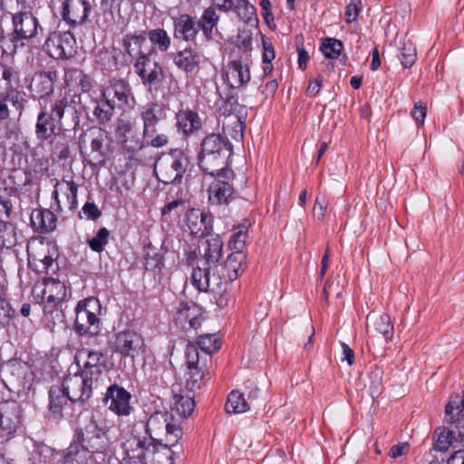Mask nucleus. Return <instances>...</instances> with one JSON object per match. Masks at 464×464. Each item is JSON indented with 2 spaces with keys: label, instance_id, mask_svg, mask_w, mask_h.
Returning <instances> with one entry per match:
<instances>
[{
  "label": "nucleus",
  "instance_id": "obj_1",
  "mask_svg": "<svg viewBox=\"0 0 464 464\" xmlns=\"http://www.w3.org/2000/svg\"><path fill=\"white\" fill-rule=\"evenodd\" d=\"M146 39L143 35H126L123 41L125 51L129 55L135 58L134 70L140 78L142 84L151 89L164 80L162 67L151 57L152 50L146 52L143 46Z\"/></svg>",
  "mask_w": 464,
  "mask_h": 464
},
{
  "label": "nucleus",
  "instance_id": "obj_2",
  "mask_svg": "<svg viewBox=\"0 0 464 464\" xmlns=\"http://www.w3.org/2000/svg\"><path fill=\"white\" fill-rule=\"evenodd\" d=\"M82 435L83 445L72 444L63 456L61 464H88L91 452L102 453L106 450L107 440L94 423L86 426Z\"/></svg>",
  "mask_w": 464,
  "mask_h": 464
},
{
  "label": "nucleus",
  "instance_id": "obj_3",
  "mask_svg": "<svg viewBox=\"0 0 464 464\" xmlns=\"http://www.w3.org/2000/svg\"><path fill=\"white\" fill-rule=\"evenodd\" d=\"M231 150V146L219 134L208 135L201 142L198 154V165L205 173L218 174L223 170L226 154Z\"/></svg>",
  "mask_w": 464,
  "mask_h": 464
},
{
  "label": "nucleus",
  "instance_id": "obj_4",
  "mask_svg": "<svg viewBox=\"0 0 464 464\" xmlns=\"http://www.w3.org/2000/svg\"><path fill=\"white\" fill-rule=\"evenodd\" d=\"M189 165L188 157L179 149L162 153L155 162L157 179L165 184H180Z\"/></svg>",
  "mask_w": 464,
  "mask_h": 464
},
{
  "label": "nucleus",
  "instance_id": "obj_5",
  "mask_svg": "<svg viewBox=\"0 0 464 464\" xmlns=\"http://www.w3.org/2000/svg\"><path fill=\"white\" fill-rule=\"evenodd\" d=\"M146 432L150 442L165 441L174 445L182 435L179 424L173 422V416L167 411H155L146 422Z\"/></svg>",
  "mask_w": 464,
  "mask_h": 464
},
{
  "label": "nucleus",
  "instance_id": "obj_6",
  "mask_svg": "<svg viewBox=\"0 0 464 464\" xmlns=\"http://www.w3.org/2000/svg\"><path fill=\"white\" fill-rule=\"evenodd\" d=\"M28 265L37 273H49L54 269L57 256L55 246L48 241L32 239L27 244Z\"/></svg>",
  "mask_w": 464,
  "mask_h": 464
},
{
  "label": "nucleus",
  "instance_id": "obj_7",
  "mask_svg": "<svg viewBox=\"0 0 464 464\" xmlns=\"http://www.w3.org/2000/svg\"><path fill=\"white\" fill-rule=\"evenodd\" d=\"M99 301L96 298H87L80 301L75 309V331L83 335H95L100 330Z\"/></svg>",
  "mask_w": 464,
  "mask_h": 464
},
{
  "label": "nucleus",
  "instance_id": "obj_8",
  "mask_svg": "<svg viewBox=\"0 0 464 464\" xmlns=\"http://www.w3.org/2000/svg\"><path fill=\"white\" fill-rule=\"evenodd\" d=\"M80 356H85L83 367L80 372L101 388L109 381L107 365L102 353L93 350H82Z\"/></svg>",
  "mask_w": 464,
  "mask_h": 464
},
{
  "label": "nucleus",
  "instance_id": "obj_9",
  "mask_svg": "<svg viewBox=\"0 0 464 464\" xmlns=\"http://www.w3.org/2000/svg\"><path fill=\"white\" fill-rule=\"evenodd\" d=\"M185 356L188 370L186 386L190 391L199 389L203 382L208 355L200 357L198 347L188 343L185 350Z\"/></svg>",
  "mask_w": 464,
  "mask_h": 464
},
{
  "label": "nucleus",
  "instance_id": "obj_10",
  "mask_svg": "<svg viewBox=\"0 0 464 464\" xmlns=\"http://www.w3.org/2000/svg\"><path fill=\"white\" fill-rule=\"evenodd\" d=\"M44 48L54 59H69L76 53V40L68 31H55L46 39Z\"/></svg>",
  "mask_w": 464,
  "mask_h": 464
},
{
  "label": "nucleus",
  "instance_id": "obj_11",
  "mask_svg": "<svg viewBox=\"0 0 464 464\" xmlns=\"http://www.w3.org/2000/svg\"><path fill=\"white\" fill-rule=\"evenodd\" d=\"M101 388L97 383L91 382L82 372L68 375L63 382V392L67 398L72 401H84L88 400L93 389Z\"/></svg>",
  "mask_w": 464,
  "mask_h": 464
},
{
  "label": "nucleus",
  "instance_id": "obj_12",
  "mask_svg": "<svg viewBox=\"0 0 464 464\" xmlns=\"http://www.w3.org/2000/svg\"><path fill=\"white\" fill-rule=\"evenodd\" d=\"M102 98L112 106L123 109L126 106L130 107L134 102V97L128 82L123 80L113 79L102 90Z\"/></svg>",
  "mask_w": 464,
  "mask_h": 464
},
{
  "label": "nucleus",
  "instance_id": "obj_13",
  "mask_svg": "<svg viewBox=\"0 0 464 464\" xmlns=\"http://www.w3.org/2000/svg\"><path fill=\"white\" fill-rule=\"evenodd\" d=\"M142 337L133 331L118 333L111 342V351L122 356L135 357L143 348Z\"/></svg>",
  "mask_w": 464,
  "mask_h": 464
},
{
  "label": "nucleus",
  "instance_id": "obj_14",
  "mask_svg": "<svg viewBox=\"0 0 464 464\" xmlns=\"http://www.w3.org/2000/svg\"><path fill=\"white\" fill-rule=\"evenodd\" d=\"M21 409L15 401L0 403V436L7 439L13 435L21 423Z\"/></svg>",
  "mask_w": 464,
  "mask_h": 464
},
{
  "label": "nucleus",
  "instance_id": "obj_15",
  "mask_svg": "<svg viewBox=\"0 0 464 464\" xmlns=\"http://www.w3.org/2000/svg\"><path fill=\"white\" fill-rule=\"evenodd\" d=\"M444 422L457 430L459 441L464 442V396L450 398L445 406Z\"/></svg>",
  "mask_w": 464,
  "mask_h": 464
},
{
  "label": "nucleus",
  "instance_id": "obj_16",
  "mask_svg": "<svg viewBox=\"0 0 464 464\" xmlns=\"http://www.w3.org/2000/svg\"><path fill=\"white\" fill-rule=\"evenodd\" d=\"M185 223L190 234L197 237H204L213 229L212 216L198 208H190L187 211Z\"/></svg>",
  "mask_w": 464,
  "mask_h": 464
},
{
  "label": "nucleus",
  "instance_id": "obj_17",
  "mask_svg": "<svg viewBox=\"0 0 464 464\" xmlns=\"http://www.w3.org/2000/svg\"><path fill=\"white\" fill-rule=\"evenodd\" d=\"M130 393L124 388L112 384L107 389L103 401L117 415L127 416L130 413Z\"/></svg>",
  "mask_w": 464,
  "mask_h": 464
},
{
  "label": "nucleus",
  "instance_id": "obj_18",
  "mask_svg": "<svg viewBox=\"0 0 464 464\" xmlns=\"http://www.w3.org/2000/svg\"><path fill=\"white\" fill-rule=\"evenodd\" d=\"M222 76L230 89L239 88L250 81V71L247 64L235 59L227 63L222 69Z\"/></svg>",
  "mask_w": 464,
  "mask_h": 464
},
{
  "label": "nucleus",
  "instance_id": "obj_19",
  "mask_svg": "<svg viewBox=\"0 0 464 464\" xmlns=\"http://www.w3.org/2000/svg\"><path fill=\"white\" fill-rule=\"evenodd\" d=\"M77 189L78 186L73 181L61 180L56 181L53 198H54L60 209L67 208L73 211L77 208Z\"/></svg>",
  "mask_w": 464,
  "mask_h": 464
},
{
  "label": "nucleus",
  "instance_id": "obj_20",
  "mask_svg": "<svg viewBox=\"0 0 464 464\" xmlns=\"http://www.w3.org/2000/svg\"><path fill=\"white\" fill-rule=\"evenodd\" d=\"M163 114V110L157 102H150L140 109V116L143 123V139H149L157 133V126Z\"/></svg>",
  "mask_w": 464,
  "mask_h": 464
},
{
  "label": "nucleus",
  "instance_id": "obj_21",
  "mask_svg": "<svg viewBox=\"0 0 464 464\" xmlns=\"http://www.w3.org/2000/svg\"><path fill=\"white\" fill-rule=\"evenodd\" d=\"M91 12L87 0H66L63 4V19L72 25L82 24Z\"/></svg>",
  "mask_w": 464,
  "mask_h": 464
},
{
  "label": "nucleus",
  "instance_id": "obj_22",
  "mask_svg": "<svg viewBox=\"0 0 464 464\" xmlns=\"http://www.w3.org/2000/svg\"><path fill=\"white\" fill-rule=\"evenodd\" d=\"M41 300L50 307L57 305L66 295V287L63 283L53 278L43 281V287L40 289Z\"/></svg>",
  "mask_w": 464,
  "mask_h": 464
},
{
  "label": "nucleus",
  "instance_id": "obj_23",
  "mask_svg": "<svg viewBox=\"0 0 464 464\" xmlns=\"http://www.w3.org/2000/svg\"><path fill=\"white\" fill-rule=\"evenodd\" d=\"M14 32L19 38L28 39L35 36L38 21L30 12H21L13 15Z\"/></svg>",
  "mask_w": 464,
  "mask_h": 464
},
{
  "label": "nucleus",
  "instance_id": "obj_24",
  "mask_svg": "<svg viewBox=\"0 0 464 464\" xmlns=\"http://www.w3.org/2000/svg\"><path fill=\"white\" fill-rule=\"evenodd\" d=\"M56 78L55 72H36L32 79L30 90L36 97L44 98L53 93Z\"/></svg>",
  "mask_w": 464,
  "mask_h": 464
},
{
  "label": "nucleus",
  "instance_id": "obj_25",
  "mask_svg": "<svg viewBox=\"0 0 464 464\" xmlns=\"http://www.w3.org/2000/svg\"><path fill=\"white\" fill-rule=\"evenodd\" d=\"M173 63L186 73H194L199 69L201 55L192 48H186L173 55Z\"/></svg>",
  "mask_w": 464,
  "mask_h": 464
},
{
  "label": "nucleus",
  "instance_id": "obj_26",
  "mask_svg": "<svg viewBox=\"0 0 464 464\" xmlns=\"http://www.w3.org/2000/svg\"><path fill=\"white\" fill-rule=\"evenodd\" d=\"M147 445L144 438L131 434L122 443V449L130 460L143 462L147 461Z\"/></svg>",
  "mask_w": 464,
  "mask_h": 464
},
{
  "label": "nucleus",
  "instance_id": "obj_27",
  "mask_svg": "<svg viewBox=\"0 0 464 464\" xmlns=\"http://www.w3.org/2000/svg\"><path fill=\"white\" fill-rule=\"evenodd\" d=\"M198 315V309L194 304L181 303L177 309L174 320L182 328H186L188 324L190 328L196 329L200 324Z\"/></svg>",
  "mask_w": 464,
  "mask_h": 464
},
{
  "label": "nucleus",
  "instance_id": "obj_28",
  "mask_svg": "<svg viewBox=\"0 0 464 464\" xmlns=\"http://www.w3.org/2000/svg\"><path fill=\"white\" fill-rule=\"evenodd\" d=\"M198 32V24L188 14H181L174 21V36L185 41L195 39Z\"/></svg>",
  "mask_w": 464,
  "mask_h": 464
},
{
  "label": "nucleus",
  "instance_id": "obj_29",
  "mask_svg": "<svg viewBox=\"0 0 464 464\" xmlns=\"http://www.w3.org/2000/svg\"><path fill=\"white\" fill-rule=\"evenodd\" d=\"M169 443L149 442L147 445V460L151 464H174Z\"/></svg>",
  "mask_w": 464,
  "mask_h": 464
},
{
  "label": "nucleus",
  "instance_id": "obj_30",
  "mask_svg": "<svg viewBox=\"0 0 464 464\" xmlns=\"http://www.w3.org/2000/svg\"><path fill=\"white\" fill-rule=\"evenodd\" d=\"M176 126L179 132L188 136L201 128V121L196 112L183 110L176 114Z\"/></svg>",
  "mask_w": 464,
  "mask_h": 464
},
{
  "label": "nucleus",
  "instance_id": "obj_31",
  "mask_svg": "<svg viewBox=\"0 0 464 464\" xmlns=\"http://www.w3.org/2000/svg\"><path fill=\"white\" fill-rule=\"evenodd\" d=\"M245 123L244 121L237 115L229 113L223 121V132L226 135V140L228 141V137L232 140L239 141L244 136Z\"/></svg>",
  "mask_w": 464,
  "mask_h": 464
},
{
  "label": "nucleus",
  "instance_id": "obj_32",
  "mask_svg": "<svg viewBox=\"0 0 464 464\" xmlns=\"http://www.w3.org/2000/svg\"><path fill=\"white\" fill-rule=\"evenodd\" d=\"M31 222L40 232H51L56 227V218L50 210L35 209L32 212Z\"/></svg>",
  "mask_w": 464,
  "mask_h": 464
},
{
  "label": "nucleus",
  "instance_id": "obj_33",
  "mask_svg": "<svg viewBox=\"0 0 464 464\" xmlns=\"http://www.w3.org/2000/svg\"><path fill=\"white\" fill-rule=\"evenodd\" d=\"M367 322V326L369 327V324H371L373 331L382 334L386 341H389L392 338L393 325L392 324L390 316L388 314H368Z\"/></svg>",
  "mask_w": 464,
  "mask_h": 464
},
{
  "label": "nucleus",
  "instance_id": "obj_34",
  "mask_svg": "<svg viewBox=\"0 0 464 464\" xmlns=\"http://www.w3.org/2000/svg\"><path fill=\"white\" fill-rule=\"evenodd\" d=\"M434 435L437 437L434 443V449L445 452L455 441H459L458 430L451 427H439Z\"/></svg>",
  "mask_w": 464,
  "mask_h": 464
},
{
  "label": "nucleus",
  "instance_id": "obj_35",
  "mask_svg": "<svg viewBox=\"0 0 464 464\" xmlns=\"http://www.w3.org/2000/svg\"><path fill=\"white\" fill-rule=\"evenodd\" d=\"M233 188L226 181L215 180L208 188V199L213 205L226 203L232 196Z\"/></svg>",
  "mask_w": 464,
  "mask_h": 464
},
{
  "label": "nucleus",
  "instance_id": "obj_36",
  "mask_svg": "<svg viewBox=\"0 0 464 464\" xmlns=\"http://www.w3.org/2000/svg\"><path fill=\"white\" fill-rule=\"evenodd\" d=\"M383 371L382 368L375 366L367 374L364 380L363 391L372 399L378 397L382 390Z\"/></svg>",
  "mask_w": 464,
  "mask_h": 464
},
{
  "label": "nucleus",
  "instance_id": "obj_37",
  "mask_svg": "<svg viewBox=\"0 0 464 464\" xmlns=\"http://www.w3.org/2000/svg\"><path fill=\"white\" fill-rule=\"evenodd\" d=\"M58 121L53 114L41 111L37 117L35 132L38 139L45 140L54 132Z\"/></svg>",
  "mask_w": 464,
  "mask_h": 464
},
{
  "label": "nucleus",
  "instance_id": "obj_38",
  "mask_svg": "<svg viewBox=\"0 0 464 464\" xmlns=\"http://www.w3.org/2000/svg\"><path fill=\"white\" fill-rule=\"evenodd\" d=\"M51 111V114L53 115V117L56 119L58 122L61 121L64 115L72 117V120L78 119L77 111L75 106L73 105V102L69 101L65 97L57 100L52 105Z\"/></svg>",
  "mask_w": 464,
  "mask_h": 464
},
{
  "label": "nucleus",
  "instance_id": "obj_39",
  "mask_svg": "<svg viewBox=\"0 0 464 464\" xmlns=\"http://www.w3.org/2000/svg\"><path fill=\"white\" fill-rule=\"evenodd\" d=\"M249 409V402L245 399L243 393L238 391H232L228 394L226 403L227 413H243Z\"/></svg>",
  "mask_w": 464,
  "mask_h": 464
},
{
  "label": "nucleus",
  "instance_id": "obj_40",
  "mask_svg": "<svg viewBox=\"0 0 464 464\" xmlns=\"http://www.w3.org/2000/svg\"><path fill=\"white\" fill-rule=\"evenodd\" d=\"M171 411L181 418H188L195 409V401L189 396L175 395Z\"/></svg>",
  "mask_w": 464,
  "mask_h": 464
},
{
  "label": "nucleus",
  "instance_id": "obj_41",
  "mask_svg": "<svg viewBox=\"0 0 464 464\" xmlns=\"http://www.w3.org/2000/svg\"><path fill=\"white\" fill-rule=\"evenodd\" d=\"M245 255L239 251L230 254L225 263V269L227 271L228 278L236 280L243 272V261Z\"/></svg>",
  "mask_w": 464,
  "mask_h": 464
},
{
  "label": "nucleus",
  "instance_id": "obj_42",
  "mask_svg": "<svg viewBox=\"0 0 464 464\" xmlns=\"http://www.w3.org/2000/svg\"><path fill=\"white\" fill-rule=\"evenodd\" d=\"M231 10L245 23H250L256 18V8L247 0H233V7Z\"/></svg>",
  "mask_w": 464,
  "mask_h": 464
},
{
  "label": "nucleus",
  "instance_id": "obj_43",
  "mask_svg": "<svg viewBox=\"0 0 464 464\" xmlns=\"http://www.w3.org/2000/svg\"><path fill=\"white\" fill-rule=\"evenodd\" d=\"M207 245L205 259L208 264H215L221 257L223 242L218 235H213L207 240Z\"/></svg>",
  "mask_w": 464,
  "mask_h": 464
},
{
  "label": "nucleus",
  "instance_id": "obj_44",
  "mask_svg": "<svg viewBox=\"0 0 464 464\" xmlns=\"http://www.w3.org/2000/svg\"><path fill=\"white\" fill-rule=\"evenodd\" d=\"M95 63L102 71L107 72H112L116 70L118 66L115 52L108 49H102L97 53Z\"/></svg>",
  "mask_w": 464,
  "mask_h": 464
},
{
  "label": "nucleus",
  "instance_id": "obj_45",
  "mask_svg": "<svg viewBox=\"0 0 464 464\" xmlns=\"http://www.w3.org/2000/svg\"><path fill=\"white\" fill-rule=\"evenodd\" d=\"M218 21V15L216 14L215 10L211 7L207 8L198 23V28L200 27L203 31V34L207 38H210L212 35L213 27L217 24Z\"/></svg>",
  "mask_w": 464,
  "mask_h": 464
},
{
  "label": "nucleus",
  "instance_id": "obj_46",
  "mask_svg": "<svg viewBox=\"0 0 464 464\" xmlns=\"http://www.w3.org/2000/svg\"><path fill=\"white\" fill-rule=\"evenodd\" d=\"M149 40L156 45L160 52H167L170 46V37L163 29L157 28L147 33Z\"/></svg>",
  "mask_w": 464,
  "mask_h": 464
},
{
  "label": "nucleus",
  "instance_id": "obj_47",
  "mask_svg": "<svg viewBox=\"0 0 464 464\" xmlns=\"http://www.w3.org/2000/svg\"><path fill=\"white\" fill-rule=\"evenodd\" d=\"M115 107L112 106L111 103L108 102L106 100L101 96V100L96 102V105L93 110V116L100 123H105L111 121Z\"/></svg>",
  "mask_w": 464,
  "mask_h": 464
},
{
  "label": "nucleus",
  "instance_id": "obj_48",
  "mask_svg": "<svg viewBox=\"0 0 464 464\" xmlns=\"http://www.w3.org/2000/svg\"><path fill=\"white\" fill-rule=\"evenodd\" d=\"M144 259L146 268L149 270L160 269L163 266L161 254L150 245L144 248Z\"/></svg>",
  "mask_w": 464,
  "mask_h": 464
},
{
  "label": "nucleus",
  "instance_id": "obj_49",
  "mask_svg": "<svg viewBox=\"0 0 464 464\" xmlns=\"http://www.w3.org/2000/svg\"><path fill=\"white\" fill-rule=\"evenodd\" d=\"M320 49L326 58L336 59L340 56L343 45L340 40L327 38L322 43Z\"/></svg>",
  "mask_w": 464,
  "mask_h": 464
},
{
  "label": "nucleus",
  "instance_id": "obj_50",
  "mask_svg": "<svg viewBox=\"0 0 464 464\" xmlns=\"http://www.w3.org/2000/svg\"><path fill=\"white\" fill-rule=\"evenodd\" d=\"M90 136L92 153L96 159L102 158L104 155L102 148L106 133L101 129H94L90 131Z\"/></svg>",
  "mask_w": 464,
  "mask_h": 464
},
{
  "label": "nucleus",
  "instance_id": "obj_51",
  "mask_svg": "<svg viewBox=\"0 0 464 464\" xmlns=\"http://www.w3.org/2000/svg\"><path fill=\"white\" fill-rule=\"evenodd\" d=\"M263 45V53H262V62H263V72L265 75H268L273 71L272 61L276 57L274 47L270 41L267 39H262Z\"/></svg>",
  "mask_w": 464,
  "mask_h": 464
},
{
  "label": "nucleus",
  "instance_id": "obj_52",
  "mask_svg": "<svg viewBox=\"0 0 464 464\" xmlns=\"http://www.w3.org/2000/svg\"><path fill=\"white\" fill-rule=\"evenodd\" d=\"M119 141L122 149L131 154L140 150L144 145L142 139L139 137L135 130L131 134L123 136Z\"/></svg>",
  "mask_w": 464,
  "mask_h": 464
},
{
  "label": "nucleus",
  "instance_id": "obj_53",
  "mask_svg": "<svg viewBox=\"0 0 464 464\" xmlns=\"http://www.w3.org/2000/svg\"><path fill=\"white\" fill-rule=\"evenodd\" d=\"M198 344L200 350L208 356L217 352L220 347L219 340L214 334L200 335Z\"/></svg>",
  "mask_w": 464,
  "mask_h": 464
},
{
  "label": "nucleus",
  "instance_id": "obj_54",
  "mask_svg": "<svg viewBox=\"0 0 464 464\" xmlns=\"http://www.w3.org/2000/svg\"><path fill=\"white\" fill-rule=\"evenodd\" d=\"M401 63L405 68L411 67L416 61V47L411 41H404L401 47Z\"/></svg>",
  "mask_w": 464,
  "mask_h": 464
},
{
  "label": "nucleus",
  "instance_id": "obj_55",
  "mask_svg": "<svg viewBox=\"0 0 464 464\" xmlns=\"http://www.w3.org/2000/svg\"><path fill=\"white\" fill-rule=\"evenodd\" d=\"M247 227L248 225L246 224L240 226L238 230L231 237V239L229 240L228 244L230 248L236 250V252L239 251L243 253L247 237Z\"/></svg>",
  "mask_w": 464,
  "mask_h": 464
},
{
  "label": "nucleus",
  "instance_id": "obj_56",
  "mask_svg": "<svg viewBox=\"0 0 464 464\" xmlns=\"http://www.w3.org/2000/svg\"><path fill=\"white\" fill-rule=\"evenodd\" d=\"M50 396V410L56 414H59L63 407V405L69 400L66 394L58 390L51 389L49 392Z\"/></svg>",
  "mask_w": 464,
  "mask_h": 464
},
{
  "label": "nucleus",
  "instance_id": "obj_57",
  "mask_svg": "<svg viewBox=\"0 0 464 464\" xmlns=\"http://www.w3.org/2000/svg\"><path fill=\"white\" fill-rule=\"evenodd\" d=\"M208 275V267L194 268L191 275L192 285L198 290L207 292L208 284H207V276Z\"/></svg>",
  "mask_w": 464,
  "mask_h": 464
},
{
  "label": "nucleus",
  "instance_id": "obj_58",
  "mask_svg": "<svg viewBox=\"0 0 464 464\" xmlns=\"http://www.w3.org/2000/svg\"><path fill=\"white\" fill-rule=\"evenodd\" d=\"M109 235L110 232L107 228H100L96 236L88 240V244L91 249L96 252H102L104 248V246L108 243Z\"/></svg>",
  "mask_w": 464,
  "mask_h": 464
},
{
  "label": "nucleus",
  "instance_id": "obj_59",
  "mask_svg": "<svg viewBox=\"0 0 464 464\" xmlns=\"http://www.w3.org/2000/svg\"><path fill=\"white\" fill-rule=\"evenodd\" d=\"M5 97L6 102H10L13 107L19 111V115H21L27 102L25 94L22 92L12 90L11 92H7Z\"/></svg>",
  "mask_w": 464,
  "mask_h": 464
},
{
  "label": "nucleus",
  "instance_id": "obj_60",
  "mask_svg": "<svg viewBox=\"0 0 464 464\" xmlns=\"http://www.w3.org/2000/svg\"><path fill=\"white\" fill-rule=\"evenodd\" d=\"M14 228L11 224L0 219V247H8L14 242Z\"/></svg>",
  "mask_w": 464,
  "mask_h": 464
},
{
  "label": "nucleus",
  "instance_id": "obj_61",
  "mask_svg": "<svg viewBox=\"0 0 464 464\" xmlns=\"http://www.w3.org/2000/svg\"><path fill=\"white\" fill-rule=\"evenodd\" d=\"M208 275L207 276V284H208V288L207 291L215 292L220 289L222 285V277L218 272L217 266H208Z\"/></svg>",
  "mask_w": 464,
  "mask_h": 464
},
{
  "label": "nucleus",
  "instance_id": "obj_62",
  "mask_svg": "<svg viewBox=\"0 0 464 464\" xmlns=\"http://www.w3.org/2000/svg\"><path fill=\"white\" fill-rule=\"evenodd\" d=\"M14 311L11 307L10 304L0 298V324L7 325L14 315Z\"/></svg>",
  "mask_w": 464,
  "mask_h": 464
},
{
  "label": "nucleus",
  "instance_id": "obj_63",
  "mask_svg": "<svg viewBox=\"0 0 464 464\" xmlns=\"http://www.w3.org/2000/svg\"><path fill=\"white\" fill-rule=\"evenodd\" d=\"M360 5L361 0H352L346 6L344 18L348 24H351L357 19L360 11Z\"/></svg>",
  "mask_w": 464,
  "mask_h": 464
},
{
  "label": "nucleus",
  "instance_id": "obj_64",
  "mask_svg": "<svg viewBox=\"0 0 464 464\" xmlns=\"http://www.w3.org/2000/svg\"><path fill=\"white\" fill-rule=\"evenodd\" d=\"M75 79L78 80V86L82 92H87L92 88V79L78 70L72 71Z\"/></svg>",
  "mask_w": 464,
  "mask_h": 464
}]
</instances>
